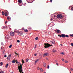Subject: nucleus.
I'll use <instances>...</instances> for the list:
<instances>
[{
  "label": "nucleus",
  "instance_id": "obj_1",
  "mask_svg": "<svg viewBox=\"0 0 73 73\" xmlns=\"http://www.w3.org/2000/svg\"><path fill=\"white\" fill-rule=\"evenodd\" d=\"M18 69L19 70V71L20 73H24L23 72V69H22V65L21 64L20 65V66L18 65Z\"/></svg>",
  "mask_w": 73,
  "mask_h": 73
},
{
  "label": "nucleus",
  "instance_id": "obj_2",
  "mask_svg": "<svg viewBox=\"0 0 73 73\" xmlns=\"http://www.w3.org/2000/svg\"><path fill=\"white\" fill-rule=\"evenodd\" d=\"M52 46V45H50V44L47 43V44L44 43V46L45 48H48L50 47V46Z\"/></svg>",
  "mask_w": 73,
  "mask_h": 73
},
{
  "label": "nucleus",
  "instance_id": "obj_3",
  "mask_svg": "<svg viewBox=\"0 0 73 73\" xmlns=\"http://www.w3.org/2000/svg\"><path fill=\"white\" fill-rule=\"evenodd\" d=\"M49 55V53L48 52H46L43 55V57L44 56H47Z\"/></svg>",
  "mask_w": 73,
  "mask_h": 73
},
{
  "label": "nucleus",
  "instance_id": "obj_4",
  "mask_svg": "<svg viewBox=\"0 0 73 73\" xmlns=\"http://www.w3.org/2000/svg\"><path fill=\"white\" fill-rule=\"evenodd\" d=\"M62 17V15H61L60 14V15H57V18H61V17Z\"/></svg>",
  "mask_w": 73,
  "mask_h": 73
},
{
  "label": "nucleus",
  "instance_id": "obj_5",
  "mask_svg": "<svg viewBox=\"0 0 73 73\" xmlns=\"http://www.w3.org/2000/svg\"><path fill=\"white\" fill-rule=\"evenodd\" d=\"M10 34L11 36H13L15 35V33L13 32H10Z\"/></svg>",
  "mask_w": 73,
  "mask_h": 73
},
{
  "label": "nucleus",
  "instance_id": "obj_6",
  "mask_svg": "<svg viewBox=\"0 0 73 73\" xmlns=\"http://www.w3.org/2000/svg\"><path fill=\"white\" fill-rule=\"evenodd\" d=\"M23 32H20L18 33V34L19 36H21V35H23Z\"/></svg>",
  "mask_w": 73,
  "mask_h": 73
},
{
  "label": "nucleus",
  "instance_id": "obj_7",
  "mask_svg": "<svg viewBox=\"0 0 73 73\" xmlns=\"http://www.w3.org/2000/svg\"><path fill=\"white\" fill-rule=\"evenodd\" d=\"M61 37H63L64 38L65 37V35L62 34L61 35Z\"/></svg>",
  "mask_w": 73,
  "mask_h": 73
},
{
  "label": "nucleus",
  "instance_id": "obj_8",
  "mask_svg": "<svg viewBox=\"0 0 73 73\" xmlns=\"http://www.w3.org/2000/svg\"><path fill=\"white\" fill-rule=\"evenodd\" d=\"M3 28H5V29L6 28V29H7V27L3 26L2 27V29H4L3 28Z\"/></svg>",
  "mask_w": 73,
  "mask_h": 73
},
{
  "label": "nucleus",
  "instance_id": "obj_9",
  "mask_svg": "<svg viewBox=\"0 0 73 73\" xmlns=\"http://www.w3.org/2000/svg\"><path fill=\"white\" fill-rule=\"evenodd\" d=\"M57 52V50H54V49H53L52 50L53 53H55Z\"/></svg>",
  "mask_w": 73,
  "mask_h": 73
},
{
  "label": "nucleus",
  "instance_id": "obj_10",
  "mask_svg": "<svg viewBox=\"0 0 73 73\" xmlns=\"http://www.w3.org/2000/svg\"><path fill=\"white\" fill-rule=\"evenodd\" d=\"M18 1L19 3H22V0H19Z\"/></svg>",
  "mask_w": 73,
  "mask_h": 73
},
{
  "label": "nucleus",
  "instance_id": "obj_11",
  "mask_svg": "<svg viewBox=\"0 0 73 73\" xmlns=\"http://www.w3.org/2000/svg\"><path fill=\"white\" fill-rule=\"evenodd\" d=\"M5 16H8V13L7 12H6L5 13Z\"/></svg>",
  "mask_w": 73,
  "mask_h": 73
},
{
  "label": "nucleus",
  "instance_id": "obj_12",
  "mask_svg": "<svg viewBox=\"0 0 73 73\" xmlns=\"http://www.w3.org/2000/svg\"><path fill=\"white\" fill-rule=\"evenodd\" d=\"M24 32H28V30L27 29H26L24 30Z\"/></svg>",
  "mask_w": 73,
  "mask_h": 73
},
{
  "label": "nucleus",
  "instance_id": "obj_13",
  "mask_svg": "<svg viewBox=\"0 0 73 73\" xmlns=\"http://www.w3.org/2000/svg\"><path fill=\"white\" fill-rule=\"evenodd\" d=\"M8 66V64H7L5 66V68H7Z\"/></svg>",
  "mask_w": 73,
  "mask_h": 73
},
{
  "label": "nucleus",
  "instance_id": "obj_14",
  "mask_svg": "<svg viewBox=\"0 0 73 73\" xmlns=\"http://www.w3.org/2000/svg\"><path fill=\"white\" fill-rule=\"evenodd\" d=\"M12 62L13 64H14V63H15V60H13L12 61Z\"/></svg>",
  "mask_w": 73,
  "mask_h": 73
},
{
  "label": "nucleus",
  "instance_id": "obj_15",
  "mask_svg": "<svg viewBox=\"0 0 73 73\" xmlns=\"http://www.w3.org/2000/svg\"><path fill=\"white\" fill-rule=\"evenodd\" d=\"M7 59L8 60V59H9V60H10V57L9 56H8L7 57Z\"/></svg>",
  "mask_w": 73,
  "mask_h": 73
},
{
  "label": "nucleus",
  "instance_id": "obj_16",
  "mask_svg": "<svg viewBox=\"0 0 73 73\" xmlns=\"http://www.w3.org/2000/svg\"><path fill=\"white\" fill-rule=\"evenodd\" d=\"M16 63L17 64H18V63H19V64L20 65H21V63H19V62L17 61H16Z\"/></svg>",
  "mask_w": 73,
  "mask_h": 73
},
{
  "label": "nucleus",
  "instance_id": "obj_17",
  "mask_svg": "<svg viewBox=\"0 0 73 73\" xmlns=\"http://www.w3.org/2000/svg\"><path fill=\"white\" fill-rule=\"evenodd\" d=\"M57 33H60V30L58 29L57 31Z\"/></svg>",
  "mask_w": 73,
  "mask_h": 73
},
{
  "label": "nucleus",
  "instance_id": "obj_18",
  "mask_svg": "<svg viewBox=\"0 0 73 73\" xmlns=\"http://www.w3.org/2000/svg\"><path fill=\"white\" fill-rule=\"evenodd\" d=\"M60 54H63V55H64V53L63 52H62L60 53Z\"/></svg>",
  "mask_w": 73,
  "mask_h": 73
},
{
  "label": "nucleus",
  "instance_id": "obj_19",
  "mask_svg": "<svg viewBox=\"0 0 73 73\" xmlns=\"http://www.w3.org/2000/svg\"><path fill=\"white\" fill-rule=\"evenodd\" d=\"M12 45L11 44L9 46V48H11V47H12Z\"/></svg>",
  "mask_w": 73,
  "mask_h": 73
},
{
  "label": "nucleus",
  "instance_id": "obj_20",
  "mask_svg": "<svg viewBox=\"0 0 73 73\" xmlns=\"http://www.w3.org/2000/svg\"><path fill=\"white\" fill-rule=\"evenodd\" d=\"M27 2H28V3H31L30 2L29 3V2L28 1H31V0H26Z\"/></svg>",
  "mask_w": 73,
  "mask_h": 73
},
{
  "label": "nucleus",
  "instance_id": "obj_21",
  "mask_svg": "<svg viewBox=\"0 0 73 73\" xmlns=\"http://www.w3.org/2000/svg\"><path fill=\"white\" fill-rule=\"evenodd\" d=\"M10 17H7V20H9L10 19Z\"/></svg>",
  "mask_w": 73,
  "mask_h": 73
},
{
  "label": "nucleus",
  "instance_id": "obj_22",
  "mask_svg": "<svg viewBox=\"0 0 73 73\" xmlns=\"http://www.w3.org/2000/svg\"><path fill=\"white\" fill-rule=\"evenodd\" d=\"M65 37H69V36L68 35H65Z\"/></svg>",
  "mask_w": 73,
  "mask_h": 73
},
{
  "label": "nucleus",
  "instance_id": "obj_23",
  "mask_svg": "<svg viewBox=\"0 0 73 73\" xmlns=\"http://www.w3.org/2000/svg\"><path fill=\"white\" fill-rule=\"evenodd\" d=\"M38 39V37H36L35 38V40H37Z\"/></svg>",
  "mask_w": 73,
  "mask_h": 73
},
{
  "label": "nucleus",
  "instance_id": "obj_24",
  "mask_svg": "<svg viewBox=\"0 0 73 73\" xmlns=\"http://www.w3.org/2000/svg\"><path fill=\"white\" fill-rule=\"evenodd\" d=\"M0 65H3V62H1L0 63Z\"/></svg>",
  "mask_w": 73,
  "mask_h": 73
},
{
  "label": "nucleus",
  "instance_id": "obj_25",
  "mask_svg": "<svg viewBox=\"0 0 73 73\" xmlns=\"http://www.w3.org/2000/svg\"><path fill=\"white\" fill-rule=\"evenodd\" d=\"M40 70L41 72H42L43 70H42V68H40Z\"/></svg>",
  "mask_w": 73,
  "mask_h": 73
},
{
  "label": "nucleus",
  "instance_id": "obj_26",
  "mask_svg": "<svg viewBox=\"0 0 73 73\" xmlns=\"http://www.w3.org/2000/svg\"><path fill=\"white\" fill-rule=\"evenodd\" d=\"M2 15H4V13L3 11H2Z\"/></svg>",
  "mask_w": 73,
  "mask_h": 73
},
{
  "label": "nucleus",
  "instance_id": "obj_27",
  "mask_svg": "<svg viewBox=\"0 0 73 73\" xmlns=\"http://www.w3.org/2000/svg\"><path fill=\"white\" fill-rule=\"evenodd\" d=\"M36 46H37V45H36H36H35V47H34V48H35V49H36Z\"/></svg>",
  "mask_w": 73,
  "mask_h": 73
},
{
  "label": "nucleus",
  "instance_id": "obj_28",
  "mask_svg": "<svg viewBox=\"0 0 73 73\" xmlns=\"http://www.w3.org/2000/svg\"><path fill=\"white\" fill-rule=\"evenodd\" d=\"M1 45H4V43H3L2 42L1 43Z\"/></svg>",
  "mask_w": 73,
  "mask_h": 73
},
{
  "label": "nucleus",
  "instance_id": "obj_29",
  "mask_svg": "<svg viewBox=\"0 0 73 73\" xmlns=\"http://www.w3.org/2000/svg\"><path fill=\"white\" fill-rule=\"evenodd\" d=\"M26 61L27 62H28V59H27L26 60Z\"/></svg>",
  "mask_w": 73,
  "mask_h": 73
},
{
  "label": "nucleus",
  "instance_id": "obj_30",
  "mask_svg": "<svg viewBox=\"0 0 73 73\" xmlns=\"http://www.w3.org/2000/svg\"><path fill=\"white\" fill-rule=\"evenodd\" d=\"M70 69L71 71H73V68H71Z\"/></svg>",
  "mask_w": 73,
  "mask_h": 73
},
{
  "label": "nucleus",
  "instance_id": "obj_31",
  "mask_svg": "<svg viewBox=\"0 0 73 73\" xmlns=\"http://www.w3.org/2000/svg\"><path fill=\"white\" fill-rule=\"evenodd\" d=\"M22 62H23V63H24L25 62L24 61V60H22Z\"/></svg>",
  "mask_w": 73,
  "mask_h": 73
},
{
  "label": "nucleus",
  "instance_id": "obj_32",
  "mask_svg": "<svg viewBox=\"0 0 73 73\" xmlns=\"http://www.w3.org/2000/svg\"><path fill=\"white\" fill-rule=\"evenodd\" d=\"M17 42H20V40H17Z\"/></svg>",
  "mask_w": 73,
  "mask_h": 73
},
{
  "label": "nucleus",
  "instance_id": "obj_33",
  "mask_svg": "<svg viewBox=\"0 0 73 73\" xmlns=\"http://www.w3.org/2000/svg\"><path fill=\"white\" fill-rule=\"evenodd\" d=\"M20 4L19 3V5H20V6H22V5H23V3H22V4H21V5H20Z\"/></svg>",
  "mask_w": 73,
  "mask_h": 73
},
{
  "label": "nucleus",
  "instance_id": "obj_34",
  "mask_svg": "<svg viewBox=\"0 0 73 73\" xmlns=\"http://www.w3.org/2000/svg\"><path fill=\"white\" fill-rule=\"evenodd\" d=\"M52 44H54L55 43V42H54V41L53 42H52Z\"/></svg>",
  "mask_w": 73,
  "mask_h": 73
},
{
  "label": "nucleus",
  "instance_id": "obj_35",
  "mask_svg": "<svg viewBox=\"0 0 73 73\" xmlns=\"http://www.w3.org/2000/svg\"><path fill=\"white\" fill-rule=\"evenodd\" d=\"M71 11H73V7H72V8H71Z\"/></svg>",
  "mask_w": 73,
  "mask_h": 73
},
{
  "label": "nucleus",
  "instance_id": "obj_36",
  "mask_svg": "<svg viewBox=\"0 0 73 73\" xmlns=\"http://www.w3.org/2000/svg\"><path fill=\"white\" fill-rule=\"evenodd\" d=\"M71 46H73V43H71Z\"/></svg>",
  "mask_w": 73,
  "mask_h": 73
},
{
  "label": "nucleus",
  "instance_id": "obj_37",
  "mask_svg": "<svg viewBox=\"0 0 73 73\" xmlns=\"http://www.w3.org/2000/svg\"><path fill=\"white\" fill-rule=\"evenodd\" d=\"M17 30H16V29H15L14 30V32H16V31Z\"/></svg>",
  "mask_w": 73,
  "mask_h": 73
},
{
  "label": "nucleus",
  "instance_id": "obj_38",
  "mask_svg": "<svg viewBox=\"0 0 73 73\" xmlns=\"http://www.w3.org/2000/svg\"><path fill=\"white\" fill-rule=\"evenodd\" d=\"M47 68H48V69H49V65H48V66Z\"/></svg>",
  "mask_w": 73,
  "mask_h": 73
},
{
  "label": "nucleus",
  "instance_id": "obj_39",
  "mask_svg": "<svg viewBox=\"0 0 73 73\" xmlns=\"http://www.w3.org/2000/svg\"><path fill=\"white\" fill-rule=\"evenodd\" d=\"M38 60H39V59H37L36 61L37 62V61H38Z\"/></svg>",
  "mask_w": 73,
  "mask_h": 73
},
{
  "label": "nucleus",
  "instance_id": "obj_40",
  "mask_svg": "<svg viewBox=\"0 0 73 73\" xmlns=\"http://www.w3.org/2000/svg\"><path fill=\"white\" fill-rule=\"evenodd\" d=\"M8 27H9V28H10V27H11V25H9L8 26Z\"/></svg>",
  "mask_w": 73,
  "mask_h": 73
},
{
  "label": "nucleus",
  "instance_id": "obj_41",
  "mask_svg": "<svg viewBox=\"0 0 73 73\" xmlns=\"http://www.w3.org/2000/svg\"><path fill=\"white\" fill-rule=\"evenodd\" d=\"M65 63H68V61H65Z\"/></svg>",
  "mask_w": 73,
  "mask_h": 73
},
{
  "label": "nucleus",
  "instance_id": "obj_42",
  "mask_svg": "<svg viewBox=\"0 0 73 73\" xmlns=\"http://www.w3.org/2000/svg\"><path fill=\"white\" fill-rule=\"evenodd\" d=\"M15 54H17V55H19V54H17V53L16 52H15Z\"/></svg>",
  "mask_w": 73,
  "mask_h": 73
},
{
  "label": "nucleus",
  "instance_id": "obj_43",
  "mask_svg": "<svg viewBox=\"0 0 73 73\" xmlns=\"http://www.w3.org/2000/svg\"><path fill=\"white\" fill-rule=\"evenodd\" d=\"M34 56H37V54H34Z\"/></svg>",
  "mask_w": 73,
  "mask_h": 73
},
{
  "label": "nucleus",
  "instance_id": "obj_44",
  "mask_svg": "<svg viewBox=\"0 0 73 73\" xmlns=\"http://www.w3.org/2000/svg\"><path fill=\"white\" fill-rule=\"evenodd\" d=\"M3 54H5V51H3Z\"/></svg>",
  "mask_w": 73,
  "mask_h": 73
},
{
  "label": "nucleus",
  "instance_id": "obj_45",
  "mask_svg": "<svg viewBox=\"0 0 73 73\" xmlns=\"http://www.w3.org/2000/svg\"><path fill=\"white\" fill-rule=\"evenodd\" d=\"M70 36H71V37L72 36V34H70Z\"/></svg>",
  "mask_w": 73,
  "mask_h": 73
},
{
  "label": "nucleus",
  "instance_id": "obj_46",
  "mask_svg": "<svg viewBox=\"0 0 73 73\" xmlns=\"http://www.w3.org/2000/svg\"><path fill=\"white\" fill-rule=\"evenodd\" d=\"M11 54H10L9 55V57H11Z\"/></svg>",
  "mask_w": 73,
  "mask_h": 73
},
{
  "label": "nucleus",
  "instance_id": "obj_47",
  "mask_svg": "<svg viewBox=\"0 0 73 73\" xmlns=\"http://www.w3.org/2000/svg\"><path fill=\"white\" fill-rule=\"evenodd\" d=\"M4 57H7V56L6 55H5Z\"/></svg>",
  "mask_w": 73,
  "mask_h": 73
},
{
  "label": "nucleus",
  "instance_id": "obj_48",
  "mask_svg": "<svg viewBox=\"0 0 73 73\" xmlns=\"http://www.w3.org/2000/svg\"><path fill=\"white\" fill-rule=\"evenodd\" d=\"M50 3H52V0H50Z\"/></svg>",
  "mask_w": 73,
  "mask_h": 73
},
{
  "label": "nucleus",
  "instance_id": "obj_49",
  "mask_svg": "<svg viewBox=\"0 0 73 73\" xmlns=\"http://www.w3.org/2000/svg\"><path fill=\"white\" fill-rule=\"evenodd\" d=\"M38 70H40V68H38Z\"/></svg>",
  "mask_w": 73,
  "mask_h": 73
},
{
  "label": "nucleus",
  "instance_id": "obj_50",
  "mask_svg": "<svg viewBox=\"0 0 73 73\" xmlns=\"http://www.w3.org/2000/svg\"><path fill=\"white\" fill-rule=\"evenodd\" d=\"M62 61H64V60L62 59Z\"/></svg>",
  "mask_w": 73,
  "mask_h": 73
},
{
  "label": "nucleus",
  "instance_id": "obj_51",
  "mask_svg": "<svg viewBox=\"0 0 73 73\" xmlns=\"http://www.w3.org/2000/svg\"><path fill=\"white\" fill-rule=\"evenodd\" d=\"M58 63H56V65H57V66H58Z\"/></svg>",
  "mask_w": 73,
  "mask_h": 73
},
{
  "label": "nucleus",
  "instance_id": "obj_52",
  "mask_svg": "<svg viewBox=\"0 0 73 73\" xmlns=\"http://www.w3.org/2000/svg\"><path fill=\"white\" fill-rule=\"evenodd\" d=\"M37 62L36 60L35 61V63H36Z\"/></svg>",
  "mask_w": 73,
  "mask_h": 73
},
{
  "label": "nucleus",
  "instance_id": "obj_53",
  "mask_svg": "<svg viewBox=\"0 0 73 73\" xmlns=\"http://www.w3.org/2000/svg\"><path fill=\"white\" fill-rule=\"evenodd\" d=\"M44 67H45V66H46V65H44Z\"/></svg>",
  "mask_w": 73,
  "mask_h": 73
},
{
  "label": "nucleus",
  "instance_id": "obj_54",
  "mask_svg": "<svg viewBox=\"0 0 73 73\" xmlns=\"http://www.w3.org/2000/svg\"><path fill=\"white\" fill-rule=\"evenodd\" d=\"M2 73H4V71H2Z\"/></svg>",
  "mask_w": 73,
  "mask_h": 73
},
{
  "label": "nucleus",
  "instance_id": "obj_55",
  "mask_svg": "<svg viewBox=\"0 0 73 73\" xmlns=\"http://www.w3.org/2000/svg\"><path fill=\"white\" fill-rule=\"evenodd\" d=\"M7 23V22L6 21L5 22V24H6Z\"/></svg>",
  "mask_w": 73,
  "mask_h": 73
},
{
  "label": "nucleus",
  "instance_id": "obj_56",
  "mask_svg": "<svg viewBox=\"0 0 73 73\" xmlns=\"http://www.w3.org/2000/svg\"><path fill=\"white\" fill-rule=\"evenodd\" d=\"M52 20H53V19H50V21H52Z\"/></svg>",
  "mask_w": 73,
  "mask_h": 73
},
{
  "label": "nucleus",
  "instance_id": "obj_57",
  "mask_svg": "<svg viewBox=\"0 0 73 73\" xmlns=\"http://www.w3.org/2000/svg\"><path fill=\"white\" fill-rule=\"evenodd\" d=\"M72 37H73V34H72Z\"/></svg>",
  "mask_w": 73,
  "mask_h": 73
},
{
  "label": "nucleus",
  "instance_id": "obj_58",
  "mask_svg": "<svg viewBox=\"0 0 73 73\" xmlns=\"http://www.w3.org/2000/svg\"><path fill=\"white\" fill-rule=\"evenodd\" d=\"M54 14H56V13H55L53 14V15H54Z\"/></svg>",
  "mask_w": 73,
  "mask_h": 73
},
{
  "label": "nucleus",
  "instance_id": "obj_59",
  "mask_svg": "<svg viewBox=\"0 0 73 73\" xmlns=\"http://www.w3.org/2000/svg\"><path fill=\"white\" fill-rule=\"evenodd\" d=\"M62 37V36H61L60 35V37Z\"/></svg>",
  "mask_w": 73,
  "mask_h": 73
},
{
  "label": "nucleus",
  "instance_id": "obj_60",
  "mask_svg": "<svg viewBox=\"0 0 73 73\" xmlns=\"http://www.w3.org/2000/svg\"><path fill=\"white\" fill-rule=\"evenodd\" d=\"M70 7H69V9H70Z\"/></svg>",
  "mask_w": 73,
  "mask_h": 73
},
{
  "label": "nucleus",
  "instance_id": "obj_61",
  "mask_svg": "<svg viewBox=\"0 0 73 73\" xmlns=\"http://www.w3.org/2000/svg\"><path fill=\"white\" fill-rule=\"evenodd\" d=\"M11 73H13V72H12Z\"/></svg>",
  "mask_w": 73,
  "mask_h": 73
},
{
  "label": "nucleus",
  "instance_id": "obj_62",
  "mask_svg": "<svg viewBox=\"0 0 73 73\" xmlns=\"http://www.w3.org/2000/svg\"><path fill=\"white\" fill-rule=\"evenodd\" d=\"M62 45V44H61L60 45Z\"/></svg>",
  "mask_w": 73,
  "mask_h": 73
},
{
  "label": "nucleus",
  "instance_id": "obj_63",
  "mask_svg": "<svg viewBox=\"0 0 73 73\" xmlns=\"http://www.w3.org/2000/svg\"><path fill=\"white\" fill-rule=\"evenodd\" d=\"M0 73H2L1 72H0Z\"/></svg>",
  "mask_w": 73,
  "mask_h": 73
},
{
  "label": "nucleus",
  "instance_id": "obj_64",
  "mask_svg": "<svg viewBox=\"0 0 73 73\" xmlns=\"http://www.w3.org/2000/svg\"><path fill=\"white\" fill-rule=\"evenodd\" d=\"M44 73H46V72H44Z\"/></svg>",
  "mask_w": 73,
  "mask_h": 73
}]
</instances>
